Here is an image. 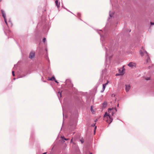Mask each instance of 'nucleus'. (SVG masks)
Masks as SVG:
<instances>
[{"instance_id": "9d476101", "label": "nucleus", "mask_w": 154, "mask_h": 154, "mask_svg": "<svg viewBox=\"0 0 154 154\" xmlns=\"http://www.w3.org/2000/svg\"><path fill=\"white\" fill-rule=\"evenodd\" d=\"M57 94L59 99L60 100V98L61 97V93L60 91L58 92Z\"/></svg>"}, {"instance_id": "2f4dec72", "label": "nucleus", "mask_w": 154, "mask_h": 154, "mask_svg": "<svg viewBox=\"0 0 154 154\" xmlns=\"http://www.w3.org/2000/svg\"><path fill=\"white\" fill-rule=\"evenodd\" d=\"M150 23H151V25H154V23H152V22H151Z\"/></svg>"}, {"instance_id": "6ab92c4d", "label": "nucleus", "mask_w": 154, "mask_h": 154, "mask_svg": "<svg viewBox=\"0 0 154 154\" xmlns=\"http://www.w3.org/2000/svg\"><path fill=\"white\" fill-rule=\"evenodd\" d=\"M53 79L55 80V78L54 76L52 77L50 79H48V80L52 81V80H53Z\"/></svg>"}, {"instance_id": "a19ab883", "label": "nucleus", "mask_w": 154, "mask_h": 154, "mask_svg": "<svg viewBox=\"0 0 154 154\" xmlns=\"http://www.w3.org/2000/svg\"><path fill=\"white\" fill-rule=\"evenodd\" d=\"M2 1V0H0V2H1Z\"/></svg>"}, {"instance_id": "f8f14e48", "label": "nucleus", "mask_w": 154, "mask_h": 154, "mask_svg": "<svg viewBox=\"0 0 154 154\" xmlns=\"http://www.w3.org/2000/svg\"><path fill=\"white\" fill-rule=\"evenodd\" d=\"M55 4L57 6V8H59L60 7V3H59V4H58V0H56L55 2Z\"/></svg>"}, {"instance_id": "ddd939ff", "label": "nucleus", "mask_w": 154, "mask_h": 154, "mask_svg": "<svg viewBox=\"0 0 154 154\" xmlns=\"http://www.w3.org/2000/svg\"><path fill=\"white\" fill-rule=\"evenodd\" d=\"M103 89H102V90L101 91V93H103V91H104L105 89V88H106V86L104 85H103Z\"/></svg>"}, {"instance_id": "5701e85b", "label": "nucleus", "mask_w": 154, "mask_h": 154, "mask_svg": "<svg viewBox=\"0 0 154 154\" xmlns=\"http://www.w3.org/2000/svg\"><path fill=\"white\" fill-rule=\"evenodd\" d=\"M12 75L13 76H15V75L14 74V71H13L12 72Z\"/></svg>"}, {"instance_id": "1a4fd4ad", "label": "nucleus", "mask_w": 154, "mask_h": 154, "mask_svg": "<svg viewBox=\"0 0 154 154\" xmlns=\"http://www.w3.org/2000/svg\"><path fill=\"white\" fill-rule=\"evenodd\" d=\"M98 33L100 35V40H101V41H103V40L104 39H105V36L101 35L100 32H98Z\"/></svg>"}, {"instance_id": "0eeeda50", "label": "nucleus", "mask_w": 154, "mask_h": 154, "mask_svg": "<svg viewBox=\"0 0 154 154\" xmlns=\"http://www.w3.org/2000/svg\"><path fill=\"white\" fill-rule=\"evenodd\" d=\"M125 86H126V88H125L126 91V92L128 91H129V90H130V88H131V86H130V85H126Z\"/></svg>"}, {"instance_id": "2eb2a0df", "label": "nucleus", "mask_w": 154, "mask_h": 154, "mask_svg": "<svg viewBox=\"0 0 154 154\" xmlns=\"http://www.w3.org/2000/svg\"><path fill=\"white\" fill-rule=\"evenodd\" d=\"M113 13L112 12H111V11H110L109 12V16L110 17H111L112 16V15L113 14Z\"/></svg>"}, {"instance_id": "ea45409f", "label": "nucleus", "mask_w": 154, "mask_h": 154, "mask_svg": "<svg viewBox=\"0 0 154 154\" xmlns=\"http://www.w3.org/2000/svg\"><path fill=\"white\" fill-rule=\"evenodd\" d=\"M63 116H64V112H63Z\"/></svg>"}, {"instance_id": "20e7f679", "label": "nucleus", "mask_w": 154, "mask_h": 154, "mask_svg": "<svg viewBox=\"0 0 154 154\" xmlns=\"http://www.w3.org/2000/svg\"><path fill=\"white\" fill-rule=\"evenodd\" d=\"M70 128L71 130L75 129L77 125V121L75 120L73 121V123L70 122Z\"/></svg>"}, {"instance_id": "f3484780", "label": "nucleus", "mask_w": 154, "mask_h": 154, "mask_svg": "<svg viewBox=\"0 0 154 154\" xmlns=\"http://www.w3.org/2000/svg\"><path fill=\"white\" fill-rule=\"evenodd\" d=\"M61 138L62 139H64L65 140H69V139H67L65 138L64 137H61Z\"/></svg>"}, {"instance_id": "cd10ccee", "label": "nucleus", "mask_w": 154, "mask_h": 154, "mask_svg": "<svg viewBox=\"0 0 154 154\" xmlns=\"http://www.w3.org/2000/svg\"><path fill=\"white\" fill-rule=\"evenodd\" d=\"M80 141L82 143L84 142V141L82 140H80Z\"/></svg>"}, {"instance_id": "412c9836", "label": "nucleus", "mask_w": 154, "mask_h": 154, "mask_svg": "<svg viewBox=\"0 0 154 154\" xmlns=\"http://www.w3.org/2000/svg\"><path fill=\"white\" fill-rule=\"evenodd\" d=\"M108 83H109V81H107V82H106V83L105 84H103V85H104L106 86V85L108 84Z\"/></svg>"}, {"instance_id": "a211bd4d", "label": "nucleus", "mask_w": 154, "mask_h": 154, "mask_svg": "<svg viewBox=\"0 0 154 154\" xmlns=\"http://www.w3.org/2000/svg\"><path fill=\"white\" fill-rule=\"evenodd\" d=\"M8 23H9V24L11 26H12V23L11 22V19H10L8 21Z\"/></svg>"}, {"instance_id": "c85d7f7f", "label": "nucleus", "mask_w": 154, "mask_h": 154, "mask_svg": "<svg viewBox=\"0 0 154 154\" xmlns=\"http://www.w3.org/2000/svg\"><path fill=\"white\" fill-rule=\"evenodd\" d=\"M54 81L55 82H56L57 83H59V82H57V81L55 79V80H54Z\"/></svg>"}, {"instance_id": "f704fd0d", "label": "nucleus", "mask_w": 154, "mask_h": 154, "mask_svg": "<svg viewBox=\"0 0 154 154\" xmlns=\"http://www.w3.org/2000/svg\"><path fill=\"white\" fill-rule=\"evenodd\" d=\"M72 139L71 140V143L72 142Z\"/></svg>"}, {"instance_id": "f03ea898", "label": "nucleus", "mask_w": 154, "mask_h": 154, "mask_svg": "<svg viewBox=\"0 0 154 154\" xmlns=\"http://www.w3.org/2000/svg\"><path fill=\"white\" fill-rule=\"evenodd\" d=\"M111 44H110L109 46L107 47H105V48L106 50V60H107L108 57H109L110 59L112 57V56H109V54L112 51V48Z\"/></svg>"}, {"instance_id": "4c0bfd02", "label": "nucleus", "mask_w": 154, "mask_h": 154, "mask_svg": "<svg viewBox=\"0 0 154 154\" xmlns=\"http://www.w3.org/2000/svg\"><path fill=\"white\" fill-rule=\"evenodd\" d=\"M96 128H97V126H96L95 127V129H96Z\"/></svg>"}, {"instance_id": "c756f323", "label": "nucleus", "mask_w": 154, "mask_h": 154, "mask_svg": "<svg viewBox=\"0 0 154 154\" xmlns=\"http://www.w3.org/2000/svg\"><path fill=\"white\" fill-rule=\"evenodd\" d=\"M91 111H93V108L92 106L91 107Z\"/></svg>"}, {"instance_id": "58836bf2", "label": "nucleus", "mask_w": 154, "mask_h": 154, "mask_svg": "<svg viewBox=\"0 0 154 154\" xmlns=\"http://www.w3.org/2000/svg\"><path fill=\"white\" fill-rule=\"evenodd\" d=\"M119 106V104H118V105H117V106Z\"/></svg>"}, {"instance_id": "393cba45", "label": "nucleus", "mask_w": 154, "mask_h": 154, "mask_svg": "<svg viewBox=\"0 0 154 154\" xmlns=\"http://www.w3.org/2000/svg\"><path fill=\"white\" fill-rule=\"evenodd\" d=\"M120 75H121L120 74L117 73V74H116V76H118Z\"/></svg>"}, {"instance_id": "9b49d317", "label": "nucleus", "mask_w": 154, "mask_h": 154, "mask_svg": "<svg viewBox=\"0 0 154 154\" xmlns=\"http://www.w3.org/2000/svg\"><path fill=\"white\" fill-rule=\"evenodd\" d=\"M125 70V69H119V73L121 75H123L124 74V71Z\"/></svg>"}, {"instance_id": "aec40b11", "label": "nucleus", "mask_w": 154, "mask_h": 154, "mask_svg": "<svg viewBox=\"0 0 154 154\" xmlns=\"http://www.w3.org/2000/svg\"><path fill=\"white\" fill-rule=\"evenodd\" d=\"M108 83H109V81H107V82H106V83L105 84H103V85H104L106 86V85L108 84Z\"/></svg>"}, {"instance_id": "a878e982", "label": "nucleus", "mask_w": 154, "mask_h": 154, "mask_svg": "<svg viewBox=\"0 0 154 154\" xmlns=\"http://www.w3.org/2000/svg\"><path fill=\"white\" fill-rule=\"evenodd\" d=\"M103 105H105V106H106V103L105 102L103 103Z\"/></svg>"}, {"instance_id": "4be33fe9", "label": "nucleus", "mask_w": 154, "mask_h": 154, "mask_svg": "<svg viewBox=\"0 0 154 154\" xmlns=\"http://www.w3.org/2000/svg\"><path fill=\"white\" fill-rule=\"evenodd\" d=\"M46 38H44L42 40V41L44 42H45V41H46Z\"/></svg>"}, {"instance_id": "37998d69", "label": "nucleus", "mask_w": 154, "mask_h": 154, "mask_svg": "<svg viewBox=\"0 0 154 154\" xmlns=\"http://www.w3.org/2000/svg\"><path fill=\"white\" fill-rule=\"evenodd\" d=\"M90 154H92L91 153H90Z\"/></svg>"}, {"instance_id": "4468645a", "label": "nucleus", "mask_w": 154, "mask_h": 154, "mask_svg": "<svg viewBox=\"0 0 154 154\" xmlns=\"http://www.w3.org/2000/svg\"><path fill=\"white\" fill-rule=\"evenodd\" d=\"M108 115H109V114H108L107 112H106L105 113V114L104 115L103 117L104 118H105L106 116H107V118L108 119V118H109V117L108 116Z\"/></svg>"}, {"instance_id": "423d86ee", "label": "nucleus", "mask_w": 154, "mask_h": 154, "mask_svg": "<svg viewBox=\"0 0 154 154\" xmlns=\"http://www.w3.org/2000/svg\"><path fill=\"white\" fill-rule=\"evenodd\" d=\"M136 64L135 63L133 62H131L129 63L128 64V66L130 67L133 68L134 67H135Z\"/></svg>"}, {"instance_id": "c9c22d12", "label": "nucleus", "mask_w": 154, "mask_h": 154, "mask_svg": "<svg viewBox=\"0 0 154 154\" xmlns=\"http://www.w3.org/2000/svg\"><path fill=\"white\" fill-rule=\"evenodd\" d=\"M46 152H44V153H43L42 154H46Z\"/></svg>"}, {"instance_id": "39448f33", "label": "nucleus", "mask_w": 154, "mask_h": 154, "mask_svg": "<svg viewBox=\"0 0 154 154\" xmlns=\"http://www.w3.org/2000/svg\"><path fill=\"white\" fill-rule=\"evenodd\" d=\"M1 11L2 13V16L4 18L5 22V23H6V25L8 26V24L7 22V20H6V15H5V12H4V11L3 10H1Z\"/></svg>"}, {"instance_id": "79ce46f5", "label": "nucleus", "mask_w": 154, "mask_h": 154, "mask_svg": "<svg viewBox=\"0 0 154 154\" xmlns=\"http://www.w3.org/2000/svg\"><path fill=\"white\" fill-rule=\"evenodd\" d=\"M62 107H63V106Z\"/></svg>"}, {"instance_id": "7c9ffc66", "label": "nucleus", "mask_w": 154, "mask_h": 154, "mask_svg": "<svg viewBox=\"0 0 154 154\" xmlns=\"http://www.w3.org/2000/svg\"><path fill=\"white\" fill-rule=\"evenodd\" d=\"M149 79H150V78H147L146 79V80H149Z\"/></svg>"}, {"instance_id": "72a5a7b5", "label": "nucleus", "mask_w": 154, "mask_h": 154, "mask_svg": "<svg viewBox=\"0 0 154 154\" xmlns=\"http://www.w3.org/2000/svg\"><path fill=\"white\" fill-rule=\"evenodd\" d=\"M102 45H103V47H104V45H103V42H102Z\"/></svg>"}, {"instance_id": "dca6fc26", "label": "nucleus", "mask_w": 154, "mask_h": 154, "mask_svg": "<svg viewBox=\"0 0 154 154\" xmlns=\"http://www.w3.org/2000/svg\"><path fill=\"white\" fill-rule=\"evenodd\" d=\"M68 83H71L70 80H69V79H67L66 80V85H67Z\"/></svg>"}, {"instance_id": "e433bc0d", "label": "nucleus", "mask_w": 154, "mask_h": 154, "mask_svg": "<svg viewBox=\"0 0 154 154\" xmlns=\"http://www.w3.org/2000/svg\"><path fill=\"white\" fill-rule=\"evenodd\" d=\"M15 66H16V65H15L14 66V68H15Z\"/></svg>"}, {"instance_id": "b1692460", "label": "nucleus", "mask_w": 154, "mask_h": 154, "mask_svg": "<svg viewBox=\"0 0 154 154\" xmlns=\"http://www.w3.org/2000/svg\"><path fill=\"white\" fill-rule=\"evenodd\" d=\"M78 16L79 17H80L81 14L80 13H78L77 14Z\"/></svg>"}, {"instance_id": "7ed1b4c3", "label": "nucleus", "mask_w": 154, "mask_h": 154, "mask_svg": "<svg viewBox=\"0 0 154 154\" xmlns=\"http://www.w3.org/2000/svg\"><path fill=\"white\" fill-rule=\"evenodd\" d=\"M115 110L116 112H117V110L116 108L114 109L112 108H109L108 109V112L109 115L108 116L110 121V122L109 123V125L112 121L113 119L111 117V116H112L114 114V110Z\"/></svg>"}, {"instance_id": "473e14b6", "label": "nucleus", "mask_w": 154, "mask_h": 154, "mask_svg": "<svg viewBox=\"0 0 154 154\" xmlns=\"http://www.w3.org/2000/svg\"><path fill=\"white\" fill-rule=\"evenodd\" d=\"M95 125V124H93L92 125V126H94Z\"/></svg>"}, {"instance_id": "c03bdc74", "label": "nucleus", "mask_w": 154, "mask_h": 154, "mask_svg": "<svg viewBox=\"0 0 154 154\" xmlns=\"http://www.w3.org/2000/svg\"><path fill=\"white\" fill-rule=\"evenodd\" d=\"M44 82H46V81H44Z\"/></svg>"}, {"instance_id": "f257e3e1", "label": "nucleus", "mask_w": 154, "mask_h": 154, "mask_svg": "<svg viewBox=\"0 0 154 154\" xmlns=\"http://www.w3.org/2000/svg\"><path fill=\"white\" fill-rule=\"evenodd\" d=\"M140 54L141 56H144L146 60V62L148 63L150 61V59L147 52L144 50L143 47L142 48V49L140 51Z\"/></svg>"}, {"instance_id": "bb28decb", "label": "nucleus", "mask_w": 154, "mask_h": 154, "mask_svg": "<svg viewBox=\"0 0 154 154\" xmlns=\"http://www.w3.org/2000/svg\"><path fill=\"white\" fill-rule=\"evenodd\" d=\"M100 82H102V81H103L102 79V78H100Z\"/></svg>"}, {"instance_id": "6e6552de", "label": "nucleus", "mask_w": 154, "mask_h": 154, "mask_svg": "<svg viewBox=\"0 0 154 154\" xmlns=\"http://www.w3.org/2000/svg\"><path fill=\"white\" fill-rule=\"evenodd\" d=\"M35 56V53L33 52H31L29 54V57L31 59L34 58Z\"/></svg>"}]
</instances>
